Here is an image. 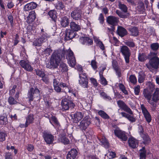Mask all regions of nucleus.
I'll return each instance as SVG.
<instances>
[{
  "mask_svg": "<svg viewBox=\"0 0 159 159\" xmlns=\"http://www.w3.org/2000/svg\"><path fill=\"white\" fill-rule=\"evenodd\" d=\"M64 51H55L53 52L50 59V63L47 65L46 67L48 68L55 69L57 67L61 59L64 56Z\"/></svg>",
  "mask_w": 159,
  "mask_h": 159,
  "instance_id": "f257e3e1",
  "label": "nucleus"
},
{
  "mask_svg": "<svg viewBox=\"0 0 159 159\" xmlns=\"http://www.w3.org/2000/svg\"><path fill=\"white\" fill-rule=\"evenodd\" d=\"M151 58L149 63L146 65L147 67L150 70L152 68L157 69L159 66V58L157 56V52H151Z\"/></svg>",
  "mask_w": 159,
  "mask_h": 159,
  "instance_id": "f03ea898",
  "label": "nucleus"
},
{
  "mask_svg": "<svg viewBox=\"0 0 159 159\" xmlns=\"http://www.w3.org/2000/svg\"><path fill=\"white\" fill-rule=\"evenodd\" d=\"M70 98L68 96H65L61 101V105L62 108L65 110H68L70 107L73 108L75 104L70 100Z\"/></svg>",
  "mask_w": 159,
  "mask_h": 159,
  "instance_id": "7ed1b4c3",
  "label": "nucleus"
},
{
  "mask_svg": "<svg viewBox=\"0 0 159 159\" xmlns=\"http://www.w3.org/2000/svg\"><path fill=\"white\" fill-rule=\"evenodd\" d=\"M120 52L122 53L126 64L129 62V57L131 55V52L129 48L126 46L120 47Z\"/></svg>",
  "mask_w": 159,
  "mask_h": 159,
  "instance_id": "20e7f679",
  "label": "nucleus"
},
{
  "mask_svg": "<svg viewBox=\"0 0 159 159\" xmlns=\"http://www.w3.org/2000/svg\"><path fill=\"white\" fill-rule=\"evenodd\" d=\"M67 53L66 59L68 61V63L72 67H74L76 64V60L73 52L70 49H68L66 52Z\"/></svg>",
  "mask_w": 159,
  "mask_h": 159,
  "instance_id": "39448f33",
  "label": "nucleus"
},
{
  "mask_svg": "<svg viewBox=\"0 0 159 159\" xmlns=\"http://www.w3.org/2000/svg\"><path fill=\"white\" fill-rule=\"evenodd\" d=\"M40 95V92L37 88L34 89L32 87L29 91L28 93V97L30 101H32L34 98L39 96Z\"/></svg>",
  "mask_w": 159,
  "mask_h": 159,
  "instance_id": "423d86ee",
  "label": "nucleus"
},
{
  "mask_svg": "<svg viewBox=\"0 0 159 159\" xmlns=\"http://www.w3.org/2000/svg\"><path fill=\"white\" fill-rule=\"evenodd\" d=\"M115 135L121 140L126 141L128 138L126 135L125 132L120 129L119 128H117L114 130Z\"/></svg>",
  "mask_w": 159,
  "mask_h": 159,
  "instance_id": "0eeeda50",
  "label": "nucleus"
},
{
  "mask_svg": "<svg viewBox=\"0 0 159 159\" xmlns=\"http://www.w3.org/2000/svg\"><path fill=\"white\" fill-rule=\"evenodd\" d=\"M90 121L91 119L89 116H86L80 122L79 126L81 130H84L90 124Z\"/></svg>",
  "mask_w": 159,
  "mask_h": 159,
  "instance_id": "6e6552de",
  "label": "nucleus"
},
{
  "mask_svg": "<svg viewBox=\"0 0 159 159\" xmlns=\"http://www.w3.org/2000/svg\"><path fill=\"white\" fill-rule=\"evenodd\" d=\"M118 107L122 110L128 113L131 115H133V113L131 109L123 101L121 100L117 101Z\"/></svg>",
  "mask_w": 159,
  "mask_h": 159,
  "instance_id": "1a4fd4ad",
  "label": "nucleus"
},
{
  "mask_svg": "<svg viewBox=\"0 0 159 159\" xmlns=\"http://www.w3.org/2000/svg\"><path fill=\"white\" fill-rule=\"evenodd\" d=\"M141 108L142 113L145 118L147 121L150 123L152 120V117L149 113L143 104L141 105Z\"/></svg>",
  "mask_w": 159,
  "mask_h": 159,
  "instance_id": "9d476101",
  "label": "nucleus"
},
{
  "mask_svg": "<svg viewBox=\"0 0 159 159\" xmlns=\"http://www.w3.org/2000/svg\"><path fill=\"white\" fill-rule=\"evenodd\" d=\"M71 17L76 20H80L82 16V11L80 9H76L70 14Z\"/></svg>",
  "mask_w": 159,
  "mask_h": 159,
  "instance_id": "9b49d317",
  "label": "nucleus"
},
{
  "mask_svg": "<svg viewBox=\"0 0 159 159\" xmlns=\"http://www.w3.org/2000/svg\"><path fill=\"white\" fill-rule=\"evenodd\" d=\"M144 97L148 100V102L151 105L154 106V103L151 100V93L147 89H144L143 90V93Z\"/></svg>",
  "mask_w": 159,
  "mask_h": 159,
  "instance_id": "f8f14e48",
  "label": "nucleus"
},
{
  "mask_svg": "<svg viewBox=\"0 0 159 159\" xmlns=\"http://www.w3.org/2000/svg\"><path fill=\"white\" fill-rule=\"evenodd\" d=\"M76 36L75 32L70 30H67L65 32L64 39L66 40H69Z\"/></svg>",
  "mask_w": 159,
  "mask_h": 159,
  "instance_id": "ddd939ff",
  "label": "nucleus"
},
{
  "mask_svg": "<svg viewBox=\"0 0 159 159\" xmlns=\"http://www.w3.org/2000/svg\"><path fill=\"white\" fill-rule=\"evenodd\" d=\"M20 64L22 67L28 71H31L33 69V67L31 66L30 63L25 60L20 61Z\"/></svg>",
  "mask_w": 159,
  "mask_h": 159,
  "instance_id": "4468645a",
  "label": "nucleus"
},
{
  "mask_svg": "<svg viewBox=\"0 0 159 159\" xmlns=\"http://www.w3.org/2000/svg\"><path fill=\"white\" fill-rule=\"evenodd\" d=\"M43 138L46 142L48 144H52L54 140V136L51 134H44Z\"/></svg>",
  "mask_w": 159,
  "mask_h": 159,
  "instance_id": "2eb2a0df",
  "label": "nucleus"
},
{
  "mask_svg": "<svg viewBox=\"0 0 159 159\" xmlns=\"http://www.w3.org/2000/svg\"><path fill=\"white\" fill-rule=\"evenodd\" d=\"M74 122L77 123L80 120L83 118L82 113L79 112H77L73 114L70 115Z\"/></svg>",
  "mask_w": 159,
  "mask_h": 159,
  "instance_id": "dca6fc26",
  "label": "nucleus"
},
{
  "mask_svg": "<svg viewBox=\"0 0 159 159\" xmlns=\"http://www.w3.org/2000/svg\"><path fill=\"white\" fill-rule=\"evenodd\" d=\"M107 21L108 24L112 25H115L117 24L118 19L117 18L111 16H108L107 17Z\"/></svg>",
  "mask_w": 159,
  "mask_h": 159,
  "instance_id": "f3484780",
  "label": "nucleus"
},
{
  "mask_svg": "<svg viewBox=\"0 0 159 159\" xmlns=\"http://www.w3.org/2000/svg\"><path fill=\"white\" fill-rule=\"evenodd\" d=\"M78 154L77 150L75 149H71L68 153L67 156V159H74Z\"/></svg>",
  "mask_w": 159,
  "mask_h": 159,
  "instance_id": "a211bd4d",
  "label": "nucleus"
},
{
  "mask_svg": "<svg viewBox=\"0 0 159 159\" xmlns=\"http://www.w3.org/2000/svg\"><path fill=\"white\" fill-rule=\"evenodd\" d=\"M38 5L35 2H31L25 5L24 7V9L25 11H27L35 9Z\"/></svg>",
  "mask_w": 159,
  "mask_h": 159,
  "instance_id": "6ab92c4d",
  "label": "nucleus"
},
{
  "mask_svg": "<svg viewBox=\"0 0 159 159\" xmlns=\"http://www.w3.org/2000/svg\"><path fill=\"white\" fill-rule=\"evenodd\" d=\"M79 80V83L82 87L85 88L88 87V80L87 77H83V78H80Z\"/></svg>",
  "mask_w": 159,
  "mask_h": 159,
  "instance_id": "aec40b11",
  "label": "nucleus"
},
{
  "mask_svg": "<svg viewBox=\"0 0 159 159\" xmlns=\"http://www.w3.org/2000/svg\"><path fill=\"white\" fill-rule=\"evenodd\" d=\"M80 42L83 44L90 45L93 43V40L87 37H82L80 39Z\"/></svg>",
  "mask_w": 159,
  "mask_h": 159,
  "instance_id": "412c9836",
  "label": "nucleus"
},
{
  "mask_svg": "<svg viewBox=\"0 0 159 159\" xmlns=\"http://www.w3.org/2000/svg\"><path fill=\"white\" fill-rule=\"evenodd\" d=\"M128 143L129 146L133 148H135L138 146V141L133 138L129 139Z\"/></svg>",
  "mask_w": 159,
  "mask_h": 159,
  "instance_id": "4be33fe9",
  "label": "nucleus"
},
{
  "mask_svg": "<svg viewBox=\"0 0 159 159\" xmlns=\"http://www.w3.org/2000/svg\"><path fill=\"white\" fill-rule=\"evenodd\" d=\"M127 32L126 30L124 28L118 26L117 27V34L121 37H123L127 34Z\"/></svg>",
  "mask_w": 159,
  "mask_h": 159,
  "instance_id": "5701e85b",
  "label": "nucleus"
},
{
  "mask_svg": "<svg viewBox=\"0 0 159 159\" xmlns=\"http://www.w3.org/2000/svg\"><path fill=\"white\" fill-rule=\"evenodd\" d=\"M69 23V19L66 16H64L61 18L60 20L61 25L63 27H66L67 26Z\"/></svg>",
  "mask_w": 159,
  "mask_h": 159,
  "instance_id": "b1692460",
  "label": "nucleus"
},
{
  "mask_svg": "<svg viewBox=\"0 0 159 159\" xmlns=\"http://www.w3.org/2000/svg\"><path fill=\"white\" fill-rule=\"evenodd\" d=\"M70 28L73 31H77L80 30V27L74 21L70 22Z\"/></svg>",
  "mask_w": 159,
  "mask_h": 159,
  "instance_id": "393cba45",
  "label": "nucleus"
},
{
  "mask_svg": "<svg viewBox=\"0 0 159 159\" xmlns=\"http://www.w3.org/2000/svg\"><path fill=\"white\" fill-rule=\"evenodd\" d=\"M35 18V13L34 11H32L29 13L27 17V22L30 23L33 22Z\"/></svg>",
  "mask_w": 159,
  "mask_h": 159,
  "instance_id": "a878e982",
  "label": "nucleus"
},
{
  "mask_svg": "<svg viewBox=\"0 0 159 159\" xmlns=\"http://www.w3.org/2000/svg\"><path fill=\"white\" fill-rule=\"evenodd\" d=\"M129 30L130 32V35L134 36H137L139 35V30L135 27H131L129 28Z\"/></svg>",
  "mask_w": 159,
  "mask_h": 159,
  "instance_id": "bb28decb",
  "label": "nucleus"
},
{
  "mask_svg": "<svg viewBox=\"0 0 159 159\" xmlns=\"http://www.w3.org/2000/svg\"><path fill=\"white\" fill-rule=\"evenodd\" d=\"M56 11L55 10H52L49 11L48 13V15L52 20L53 23L56 24V20L57 19Z\"/></svg>",
  "mask_w": 159,
  "mask_h": 159,
  "instance_id": "cd10ccee",
  "label": "nucleus"
},
{
  "mask_svg": "<svg viewBox=\"0 0 159 159\" xmlns=\"http://www.w3.org/2000/svg\"><path fill=\"white\" fill-rule=\"evenodd\" d=\"M121 114L123 117H125L127 118L129 121L132 122H134L135 121L136 119L133 116H131L125 112H122Z\"/></svg>",
  "mask_w": 159,
  "mask_h": 159,
  "instance_id": "c85d7f7f",
  "label": "nucleus"
},
{
  "mask_svg": "<svg viewBox=\"0 0 159 159\" xmlns=\"http://www.w3.org/2000/svg\"><path fill=\"white\" fill-rule=\"evenodd\" d=\"M34 120V116L32 114H30L26 118L25 126L27 127L28 125L33 123Z\"/></svg>",
  "mask_w": 159,
  "mask_h": 159,
  "instance_id": "c756f323",
  "label": "nucleus"
},
{
  "mask_svg": "<svg viewBox=\"0 0 159 159\" xmlns=\"http://www.w3.org/2000/svg\"><path fill=\"white\" fill-rule=\"evenodd\" d=\"M137 9L140 13H142L145 10V6L144 3L141 2H139L138 3Z\"/></svg>",
  "mask_w": 159,
  "mask_h": 159,
  "instance_id": "7c9ffc66",
  "label": "nucleus"
},
{
  "mask_svg": "<svg viewBox=\"0 0 159 159\" xmlns=\"http://www.w3.org/2000/svg\"><path fill=\"white\" fill-rule=\"evenodd\" d=\"M51 121L54 122L55 126L57 127H59L60 125L59 122L58 121L57 118L54 116H52L50 119V122L52 125L54 126L52 123Z\"/></svg>",
  "mask_w": 159,
  "mask_h": 159,
  "instance_id": "2f4dec72",
  "label": "nucleus"
},
{
  "mask_svg": "<svg viewBox=\"0 0 159 159\" xmlns=\"http://www.w3.org/2000/svg\"><path fill=\"white\" fill-rule=\"evenodd\" d=\"M98 114L103 119H109L110 118L108 115L102 110H101L98 111Z\"/></svg>",
  "mask_w": 159,
  "mask_h": 159,
  "instance_id": "473e14b6",
  "label": "nucleus"
},
{
  "mask_svg": "<svg viewBox=\"0 0 159 159\" xmlns=\"http://www.w3.org/2000/svg\"><path fill=\"white\" fill-rule=\"evenodd\" d=\"M59 70L62 72L67 71L68 70L67 66L65 63L61 62L59 67Z\"/></svg>",
  "mask_w": 159,
  "mask_h": 159,
  "instance_id": "72a5a7b5",
  "label": "nucleus"
},
{
  "mask_svg": "<svg viewBox=\"0 0 159 159\" xmlns=\"http://www.w3.org/2000/svg\"><path fill=\"white\" fill-rule=\"evenodd\" d=\"M100 141L102 144L106 148H108L109 146V143L105 137L102 138Z\"/></svg>",
  "mask_w": 159,
  "mask_h": 159,
  "instance_id": "f704fd0d",
  "label": "nucleus"
},
{
  "mask_svg": "<svg viewBox=\"0 0 159 159\" xmlns=\"http://www.w3.org/2000/svg\"><path fill=\"white\" fill-rule=\"evenodd\" d=\"M119 8L121 9L123 12L126 13L127 11L128 8L127 6L123 4L119 3Z\"/></svg>",
  "mask_w": 159,
  "mask_h": 159,
  "instance_id": "c9c22d12",
  "label": "nucleus"
},
{
  "mask_svg": "<svg viewBox=\"0 0 159 159\" xmlns=\"http://www.w3.org/2000/svg\"><path fill=\"white\" fill-rule=\"evenodd\" d=\"M142 152L140 153L139 159H145L146 157V151L144 147L142 148V149L140 150Z\"/></svg>",
  "mask_w": 159,
  "mask_h": 159,
  "instance_id": "e433bc0d",
  "label": "nucleus"
},
{
  "mask_svg": "<svg viewBox=\"0 0 159 159\" xmlns=\"http://www.w3.org/2000/svg\"><path fill=\"white\" fill-rule=\"evenodd\" d=\"M8 102L10 105H14L17 103L16 100L11 96L9 97L8 98Z\"/></svg>",
  "mask_w": 159,
  "mask_h": 159,
  "instance_id": "4c0bfd02",
  "label": "nucleus"
},
{
  "mask_svg": "<svg viewBox=\"0 0 159 159\" xmlns=\"http://www.w3.org/2000/svg\"><path fill=\"white\" fill-rule=\"evenodd\" d=\"M7 122V120L5 116H0V123L2 125L6 124Z\"/></svg>",
  "mask_w": 159,
  "mask_h": 159,
  "instance_id": "58836bf2",
  "label": "nucleus"
},
{
  "mask_svg": "<svg viewBox=\"0 0 159 159\" xmlns=\"http://www.w3.org/2000/svg\"><path fill=\"white\" fill-rule=\"evenodd\" d=\"M159 100L158 98V92L156 91L153 93L152 97V100L153 102L154 103V102H157Z\"/></svg>",
  "mask_w": 159,
  "mask_h": 159,
  "instance_id": "ea45409f",
  "label": "nucleus"
},
{
  "mask_svg": "<svg viewBox=\"0 0 159 159\" xmlns=\"http://www.w3.org/2000/svg\"><path fill=\"white\" fill-rule=\"evenodd\" d=\"M129 81L131 83L135 84L137 82V79L134 75H131L129 78Z\"/></svg>",
  "mask_w": 159,
  "mask_h": 159,
  "instance_id": "a19ab883",
  "label": "nucleus"
},
{
  "mask_svg": "<svg viewBox=\"0 0 159 159\" xmlns=\"http://www.w3.org/2000/svg\"><path fill=\"white\" fill-rule=\"evenodd\" d=\"M147 59V57L144 53H139L138 56V59L141 61H143Z\"/></svg>",
  "mask_w": 159,
  "mask_h": 159,
  "instance_id": "79ce46f5",
  "label": "nucleus"
},
{
  "mask_svg": "<svg viewBox=\"0 0 159 159\" xmlns=\"http://www.w3.org/2000/svg\"><path fill=\"white\" fill-rule=\"evenodd\" d=\"M150 48L153 51H157L159 48V44L157 43H152L150 45Z\"/></svg>",
  "mask_w": 159,
  "mask_h": 159,
  "instance_id": "37998d69",
  "label": "nucleus"
},
{
  "mask_svg": "<svg viewBox=\"0 0 159 159\" xmlns=\"http://www.w3.org/2000/svg\"><path fill=\"white\" fill-rule=\"evenodd\" d=\"M116 13L119 17L122 18H127L128 17V15L129 14L128 13L127 14V15L124 14L119 10H116Z\"/></svg>",
  "mask_w": 159,
  "mask_h": 159,
  "instance_id": "c03bdc74",
  "label": "nucleus"
},
{
  "mask_svg": "<svg viewBox=\"0 0 159 159\" xmlns=\"http://www.w3.org/2000/svg\"><path fill=\"white\" fill-rule=\"evenodd\" d=\"M42 44L41 41L38 38L36 39L33 42V45L35 46L40 47L41 46Z\"/></svg>",
  "mask_w": 159,
  "mask_h": 159,
  "instance_id": "a18cd8bd",
  "label": "nucleus"
},
{
  "mask_svg": "<svg viewBox=\"0 0 159 159\" xmlns=\"http://www.w3.org/2000/svg\"><path fill=\"white\" fill-rule=\"evenodd\" d=\"M36 74L38 76L42 77L45 76L44 73L42 70L39 69L35 70Z\"/></svg>",
  "mask_w": 159,
  "mask_h": 159,
  "instance_id": "49530a36",
  "label": "nucleus"
},
{
  "mask_svg": "<svg viewBox=\"0 0 159 159\" xmlns=\"http://www.w3.org/2000/svg\"><path fill=\"white\" fill-rule=\"evenodd\" d=\"M60 140L61 142L62 143L64 144H68L69 143V139L64 136H62L60 138Z\"/></svg>",
  "mask_w": 159,
  "mask_h": 159,
  "instance_id": "de8ad7c7",
  "label": "nucleus"
},
{
  "mask_svg": "<svg viewBox=\"0 0 159 159\" xmlns=\"http://www.w3.org/2000/svg\"><path fill=\"white\" fill-rule=\"evenodd\" d=\"M100 78L101 79V83L104 85H106L107 84V82L106 79L103 77V75L99 73Z\"/></svg>",
  "mask_w": 159,
  "mask_h": 159,
  "instance_id": "09e8293b",
  "label": "nucleus"
},
{
  "mask_svg": "<svg viewBox=\"0 0 159 159\" xmlns=\"http://www.w3.org/2000/svg\"><path fill=\"white\" fill-rule=\"evenodd\" d=\"M7 134L3 132H0V142H3L5 140Z\"/></svg>",
  "mask_w": 159,
  "mask_h": 159,
  "instance_id": "8fccbe9b",
  "label": "nucleus"
},
{
  "mask_svg": "<svg viewBox=\"0 0 159 159\" xmlns=\"http://www.w3.org/2000/svg\"><path fill=\"white\" fill-rule=\"evenodd\" d=\"M41 41L42 43L45 42L47 40V36L45 34H43L41 37L39 38Z\"/></svg>",
  "mask_w": 159,
  "mask_h": 159,
  "instance_id": "3c124183",
  "label": "nucleus"
},
{
  "mask_svg": "<svg viewBox=\"0 0 159 159\" xmlns=\"http://www.w3.org/2000/svg\"><path fill=\"white\" fill-rule=\"evenodd\" d=\"M119 88L122 92L125 94H127L128 92L125 89V87L124 85L122 84H119Z\"/></svg>",
  "mask_w": 159,
  "mask_h": 159,
  "instance_id": "603ef678",
  "label": "nucleus"
},
{
  "mask_svg": "<svg viewBox=\"0 0 159 159\" xmlns=\"http://www.w3.org/2000/svg\"><path fill=\"white\" fill-rule=\"evenodd\" d=\"M100 94L101 97L103 98L106 99L110 100L111 98L110 97L107 96L106 93L104 92H101L100 93Z\"/></svg>",
  "mask_w": 159,
  "mask_h": 159,
  "instance_id": "864d4df0",
  "label": "nucleus"
},
{
  "mask_svg": "<svg viewBox=\"0 0 159 159\" xmlns=\"http://www.w3.org/2000/svg\"><path fill=\"white\" fill-rule=\"evenodd\" d=\"M125 43L126 45L130 47L133 48L135 46L134 43L132 41H126L125 42Z\"/></svg>",
  "mask_w": 159,
  "mask_h": 159,
  "instance_id": "5fc2aeb1",
  "label": "nucleus"
},
{
  "mask_svg": "<svg viewBox=\"0 0 159 159\" xmlns=\"http://www.w3.org/2000/svg\"><path fill=\"white\" fill-rule=\"evenodd\" d=\"M138 81L139 83H143L145 80V76L143 74H139L138 76Z\"/></svg>",
  "mask_w": 159,
  "mask_h": 159,
  "instance_id": "6e6d98bb",
  "label": "nucleus"
},
{
  "mask_svg": "<svg viewBox=\"0 0 159 159\" xmlns=\"http://www.w3.org/2000/svg\"><path fill=\"white\" fill-rule=\"evenodd\" d=\"M140 91V86L139 85H137L134 88V92L135 95H138L139 94Z\"/></svg>",
  "mask_w": 159,
  "mask_h": 159,
  "instance_id": "4d7b16f0",
  "label": "nucleus"
},
{
  "mask_svg": "<svg viewBox=\"0 0 159 159\" xmlns=\"http://www.w3.org/2000/svg\"><path fill=\"white\" fill-rule=\"evenodd\" d=\"M142 137L144 141V143L145 144H148L149 143L150 139L148 136L145 135H143Z\"/></svg>",
  "mask_w": 159,
  "mask_h": 159,
  "instance_id": "13d9d810",
  "label": "nucleus"
},
{
  "mask_svg": "<svg viewBox=\"0 0 159 159\" xmlns=\"http://www.w3.org/2000/svg\"><path fill=\"white\" fill-rule=\"evenodd\" d=\"M91 65L94 70H95L97 68V63L95 60H93L91 61Z\"/></svg>",
  "mask_w": 159,
  "mask_h": 159,
  "instance_id": "bf43d9fd",
  "label": "nucleus"
},
{
  "mask_svg": "<svg viewBox=\"0 0 159 159\" xmlns=\"http://www.w3.org/2000/svg\"><path fill=\"white\" fill-rule=\"evenodd\" d=\"M116 72V75L118 76V77H120L121 76V70L120 68L118 67L114 69Z\"/></svg>",
  "mask_w": 159,
  "mask_h": 159,
  "instance_id": "052dcab7",
  "label": "nucleus"
},
{
  "mask_svg": "<svg viewBox=\"0 0 159 159\" xmlns=\"http://www.w3.org/2000/svg\"><path fill=\"white\" fill-rule=\"evenodd\" d=\"M98 20L101 24H103L104 21V18L103 15L102 13L100 14L99 15Z\"/></svg>",
  "mask_w": 159,
  "mask_h": 159,
  "instance_id": "680f3d73",
  "label": "nucleus"
},
{
  "mask_svg": "<svg viewBox=\"0 0 159 159\" xmlns=\"http://www.w3.org/2000/svg\"><path fill=\"white\" fill-rule=\"evenodd\" d=\"M16 87V86L14 85L13 86V88L10 91L9 94L11 96L13 95L15 92V89Z\"/></svg>",
  "mask_w": 159,
  "mask_h": 159,
  "instance_id": "e2e57ef3",
  "label": "nucleus"
},
{
  "mask_svg": "<svg viewBox=\"0 0 159 159\" xmlns=\"http://www.w3.org/2000/svg\"><path fill=\"white\" fill-rule=\"evenodd\" d=\"M8 19L10 21L11 25L13 24V18L11 13H10L8 15Z\"/></svg>",
  "mask_w": 159,
  "mask_h": 159,
  "instance_id": "0e129e2a",
  "label": "nucleus"
},
{
  "mask_svg": "<svg viewBox=\"0 0 159 159\" xmlns=\"http://www.w3.org/2000/svg\"><path fill=\"white\" fill-rule=\"evenodd\" d=\"M116 156V153L113 152H111L108 154L107 156L108 157L109 159H112L115 157Z\"/></svg>",
  "mask_w": 159,
  "mask_h": 159,
  "instance_id": "69168bd1",
  "label": "nucleus"
},
{
  "mask_svg": "<svg viewBox=\"0 0 159 159\" xmlns=\"http://www.w3.org/2000/svg\"><path fill=\"white\" fill-rule=\"evenodd\" d=\"M5 157L6 159H12V155L10 152H7Z\"/></svg>",
  "mask_w": 159,
  "mask_h": 159,
  "instance_id": "338daca9",
  "label": "nucleus"
},
{
  "mask_svg": "<svg viewBox=\"0 0 159 159\" xmlns=\"http://www.w3.org/2000/svg\"><path fill=\"white\" fill-rule=\"evenodd\" d=\"M91 83L93 84L95 87H97L98 86V83L96 80L93 78H91L90 79Z\"/></svg>",
  "mask_w": 159,
  "mask_h": 159,
  "instance_id": "774afa93",
  "label": "nucleus"
}]
</instances>
